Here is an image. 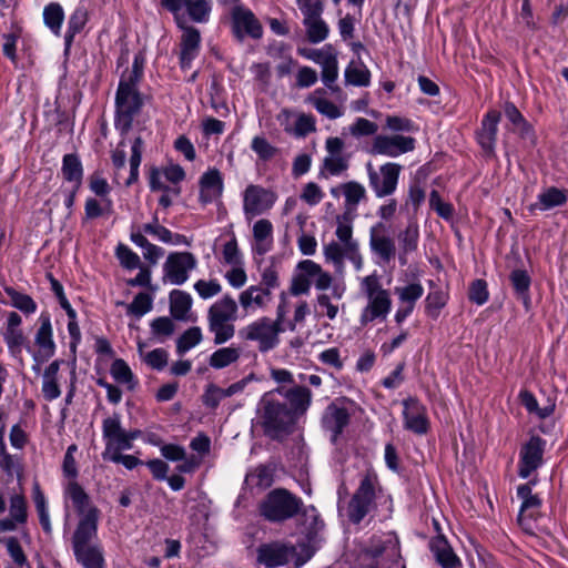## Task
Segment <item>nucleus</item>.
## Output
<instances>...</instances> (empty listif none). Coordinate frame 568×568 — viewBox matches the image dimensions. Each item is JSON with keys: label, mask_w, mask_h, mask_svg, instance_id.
Segmentation results:
<instances>
[{"label": "nucleus", "mask_w": 568, "mask_h": 568, "mask_svg": "<svg viewBox=\"0 0 568 568\" xmlns=\"http://www.w3.org/2000/svg\"><path fill=\"white\" fill-rule=\"evenodd\" d=\"M335 236V241H331L323 246L325 261L333 265L339 276L345 273L346 261L353 264L355 271H362L364 258L359 243L353 236V224L346 216H337Z\"/></svg>", "instance_id": "f257e3e1"}, {"label": "nucleus", "mask_w": 568, "mask_h": 568, "mask_svg": "<svg viewBox=\"0 0 568 568\" xmlns=\"http://www.w3.org/2000/svg\"><path fill=\"white\" fill-rule=\"evenodd\" d=\"M257 415L265 435L280 439L290 432L294 414L281 398V388L265 393L257 405Z\"/></svg>", "instance_id": "f03ea898"}, {"label": "nucleus", "mask_w": 568, "mask_h": 568, "mask_svg": "<svg viewBox=\"0 0 568 568\" xmlns=\"http://www.w3.org/2000/svg\"><path fill=\"white\" fill-rule=\"evenodd\" d=\"M361 291L366 298V305L359 314V323L366 326L376 321H385L393 306L390 292L383 287L376 273L364 276L359 281Z\"/></svg>", "instance_id": "7ed1b4c3"}, {"label": "nucleus", "mask_w": 568, "mask_h": 568, "mask_svg": "<svg viewBox=\"0 0 568 568\" xmlns=\"http://www.w3.org/2000/svg\"><path fill=\"white\" fill-rule=\"evenodd\" d=\"M237 314V302L230 294L223 295L209 307L207 329L214 336V344L221 345L234 337Z\"/></svg>", "instance_id": "20e7f679"}, {"label": "nucleus", "mask_w": 568, "mask_h": 568, "mask_svg": "<svg viewBox=\"0 0 568 568\" xmlns=\"http://www.w3.org/2000/svg\"><path fill=\"white\" fill-rule=\"evenodd\" d=\"M142 105L143 99L138 85L120 81L115 94V128L121 134L131 129L133 119Z\"/></svg>", "instance_id": "39448f33"}, {"label": "nucleus", "mask_w": 568, "mask_h": 568, "mask_svg": "<svg viewBox=\"0 0 568 568\" xmlns=\"http://www.w3.org/2000/svg\"><path fill=\"white\" fill-rule=\"evenodd\" d=\"M141 435L142 432L139 429H123L118 414L106 417L102 422V437L105 443V449L102 453L103 459L105 460L123 450L132 449L133 442Z\"/></svg>", "instance_id": "423d86ee"}, {"label": "nucleus", "mask_w": 568, "mask_h": 568, "mask_svg": "<svg viewBox=\"0 0 568 568\" xmlns=\"http://www.w3.org/2000/svg\"><path fill=\"white\" fill-rule=\"evenodd\" d=\"M368 186L375 197L384 199L392 196L398 186L402 165L395 162H386L375 168L372 162L365 164Z\"/></svg>", "instance_id": "0eeeda50"}, {"label": "nucleus", "mask_w": 568, "mask_h": 568, "mask_svg": "<svg viewBox=\"0 0 568 568\" xmlns=\"http://www.w3.org/2000/svg\"><path fill=\"white\" fill-rule=\"evenodd\" d=\"M301 500L285 489H275L267 494L260 505L261 515L270 521H283L296 515Z\"/></svg>", "instance_id": "6e6552de"}, {"label": "nucleus", "mask_w": 568, "mask_h": 568, "mask_svg": "<svg viewBox=\"0 0 568 568\" xmlns=\"http://www.w3.org/2000/svg\"><path fill=\"white\" fill-rule=\"evenodd\" d=\"M376 485L377 476L373 473L368 471L361 478L358 488L347 508V515L352 523H361L375 508Z\"/></svg>", "instance_id": "1a4fd4ad"}, {"label": "nucleus", "mask_w": 568, "mask_h": 568, "mask_svg": "<svg viewBox=\"0 0 568 568\" xmlns=\"http://www.w3.org/2000/svg\"><path fill=\"white\" fill-rule=\"evenodd\" d=\"M281 332L272 318L262 316L242 327L239 334L244 341L257 343L258 349L265 353L278 345Z\"/></svg>", "instance_id": "9d476101"}, {"label": "nucleus", "mask_w": 568, "mask_h": 568, "mask_svg": "<svg viewBox=\"0 0 568 568\" xmlns=\"http://www.w3.org/2000/svg\"><path fill=\"white\" fill-rule=\"evenodd\" d=\"M530 481L518 486L517 496L520 499V508L518 514V524L520 527L530 535L537 534L539 530L538 519L541 517L542 501L537 494L532 493Z\"/></svg>", "instance_id": "9b49d317"}, {"label": "nucleus", "mask_w": 568, "mask_h": 568, "mask_svg": "<svg viewBox=\"0 0 568 568\" xmlns=\"http://www.w3.org/2000/svg\"><path fill=\"white\" fill-rule=\"evenodd\" d=\"M161 2L174 14L179 28L187 26L185 13L194 22L203 23L209 20L212 10L211 0H162Z\"/></svg>", "instance_id": "f8f14e48"}, {"label": "nucleus", "mask_w": 568, "mask_h": 568, "mask_svg": "<svg viewBox=\"0 0 568 568\" xmlns=\"http://www.w3.org/2000/svg\"><path fill=\"white\" fill-rule=\"evenodd\" d=\"M243 214L247 222L268 212L276 202V194L258 184H248L242 193Z\"/></svg>", "instance_id": "ddd939ff"}, {"label": "nucleus", "mask_w": 568, "mask_h": 568, "mask_svg": "<svg viewBox=\"0 0 568 568\" xmlns=\"http://www.w3.org/2000/svg\"><path fill=\"white\" fill-rule=\"evenodd\" d=\"M197 266V260L191 252H173L163 264V281L172 285H182Z\"/></svg>", "instance_id": "4468645a"}, {"label": "nucleus", "mask_w": 568, "mask_h": 568, "mask_svg": "<svg viewBox=\"0 0 568 568\" xmlns=\"http://www.w3.org/2000/svg\"><path fill=\"white\" fill-rule=\"evenodd\" d=\"M416 140L400 134H377L372 141L371 153L387 158H398L415 149Z\"/></svg>", "instance_id": "2eb2a0df"}, {"label": "nucleus", "mask_w": 568, "mask_h": 568, "mask_svg": "<svg viewBox=\"0 0 568 568\" xmlns=\"http://www.w3.org/2000/svg\"><path fill=\"white\" fill-rule=\"evenodd\" d=\"M351 414L344 404L336 399L332 402L323 412L321 426L329 435L331 442L336 443L339 435L348 426Z\"/></svg>", "instance_id": "dca6fc26"}, {"label": "nucleus", "mask_w": 568, "mask_h": 568, "mask_svg": "<svg viewBox=\"0 0 568 568\" xmlns=\"http://www.w3.org/2000/svg\"><path fill=\"white\" fill-rule=\"evenodd\" d=\"M232 27L235 37L243 40L245 37L260 39L263 28L255 14L243 4H235L231 10Z\"/></svg>", "instance_id": "f3484780"}, {"label": "nucleus", "mask_w": 568, "mask_h": 568, "mask_svg": "<svg viewBox=\"0 0 568 568\" xmlns=\"http://www.w3.org/2000/svg\"><path fill=\"white\" fill-rule=\"evenodd\" d=\"M21 325L22 317L20 314L13 311L6 314V323L1 334L8 347V352L13 358H20L22 348L28 344L27 336Z\"/></svg>", "instance_id": "a211bd4d"}, {"label": "nucleus", "mask_w": 568, "mask_h": 568, "mask_svg": "<svg viewBox=\"0 0 568 568\" xmlns=\"http://www.w3.org/2000/svg\"><path fill=\"white\" fill-rule=\"evenodd\" d=\"M394 293L399 302L394 318L396 323L400 324L413 313L416 302L424 294V287L419 281L414 280L405 285L396 286Z\"/></svg>", "instance_id": "6ab92c4d"}, {"label": "nucleus", "mask_w": 568, "mask_h": 568, "mask_svg": "<svg viewBox=\"0 0 568 568\" xmlns=\"http://www.w3.org/2000/svg\"><path fill=\"white\" fill-rule=\"evenodd\" d=\"M369 248L382 263L387 264L395 257V241L387 234V227L383 222L369 227Z\"/></svg>", "instance_id": "aec40b11"}, {"label": "nucleus", "mask_w": 568, "mask_h": 568, "mask_svg": "<svg viewBox=\"0 0 568 568\" xmlns=\"http://www.w3.org/2000/svg\"><path fill=\"white\" fill-rule=\"evenodd\" d=\"M272 298V293L262 290L260 285H250L239 294L236 302L245 316H252L265 311Z\"/></svg>", "instance_id": "412c9836"}, {"label": "nucleus", "mask_w": 568, "mask_h": 568, "mask_svg": "<svg viewBox=\"0 0 568 568\" xmlns=\"http://www.w3.org/2000/svg\"><path fill=\"white\" fill-rule=\"evenodd\" d=\"M404 427L417 435H424L429 428L426 407L416 398L409 397L403 400Z\"/></svg>", "instance_id": "4be33fe9"}, {"label": "nucleus", "mask_w": 568, "mask_h": 568, "mask_svg": "<svg viewBox=\"0 0 568 568\" xmlns=\"http://www.w3.org/2000/svg\"><path fill=\"white\" fill-rule=\"evenodd\" d=\"M546 442L539 436H531L520 452L518 474L523 478L530 476L542 464V455Z\"/></svg>", "instance_id": "5701e85b"}, {"label": "nucleus", "mask_w": 568, "mask_h": 568, "mask_svg": "<svg viewBox=\"0 0 568 568\" xmlns=\"http://www.w3.org/2000/svg\"><path fill=\"white\" fill-rule=\"evenodd\" d=\"M63 500L65 518H69V508L72 506L79 516L89 513L91 509H98L90 501L89 495L78 480H65L63 483Z\"/></svg>", "instance_id": "b1692460"}, {"label": "nucleus", "mask_w": 568, "mask_h": 568, "mask_svg": "<svg viewBox=\"0 0 568 568\" xmlns=\"http://www.w3.org/2000/svg\"><path fill=\"white\" fill-rule=\"evenodd\" d=\"M39 327L34 335V343L38 346V354L34 359L40 356L42 359H49L55 353V343L53 339V327L51 316L48 312H42L38 318Z\"/></svg>", "instance_id": "393cba45"}, {"label": "nucleus", "mask_w": 568, "mask_h": 568, "mask_svg": "<svg viewBox=\"0 0 568 568\" xmlns=\"http://www.w3.org/2000/svg\"><path fill=\"white\" fill-rule=\"evenodd\" d=\"M99 514V509H91L79 516V523L72 537L73 549L93 545L92 541L98 535Z\"/></svg>", "instance_id": "a878e982"}, {"label": "nucleus", "mask_w": 568, "mask_h": 568, "mask_svg": "<svg viewBox=\"0 0 568 568\" xmlns=\"http://www.w3.org/2000/svg\"><path fill=\"white\" fill-rule=\"evenodd\" d=\"M254 375H248L241 381H237L231 384L226 388L219 387L216 385H209L203 395V404L207 407L215 408L226 397H232L236 394L242 393L245 387L248 385L251 381H253Z\"/></svg>", "instance_id": "bb28decb"}, {"label": "nucleus", "mask_w": 568, "mask_h": 568, "mask_svg": "<svg viewBox=\"0 0 568 568\" xmlns=\"http://www.w3.org/2000/svg\"><path fill=\"white\" fill-rule=\"evenodd\" d=\"M181 52L180 64L182 69H190L193 60L199 55L201 48V36L194 27L184 26L181 28Z\"/></svg>", "instance_id": "cd10ccee"}, {"label": "nucleus", "mask_w": 568, "mask_h": 568, "mask_svg": "<svg viewBox=\"0 0 568 568\" xmlns=\"http://www.w3.org/2000/svg\"><path fill=\"white\" fill-rule=\"evenodd\" d=\"M223 193V178L217 169H210L200 178V202L210 204L221 197Z\"/></svg>", "instance_id": "c85d7f7f"}, {"label": "nucleus", "mask_w": 568, "mask_h": 568, "mask_svg": "<svg viewBox=\"0 0 568 568\" xmlns=\"http://www.w3.org/2000/svg\"><path fill=\"white\" fill-rule=\"evenodd\" d=\"M345 290L344 285H335L331 295L325 292L317 294L314 305L316 315L334 321L339 312V307L334 303V300L341 301L345 294Z\"/></svg>", "instance_id": "c756f323"}, {"label": "nucleus", "mask_w": 568, "mask_h": 568, "mask_svg": "<svg viewBox=\"0 0 568 568\" xmlns=\"http://www.w3.org/2000/svg\"><path fill=\"white\" fill-rule=\"evenodd\" d=\"M27 501L23 495L16 494L10 497L9 517L0 520V532L12 531L18 524L27 521Z\"/></svg>", "instance_id": "7c9ffc66"}, {"label": "nucleus", "mask_w": 568, "mask_h": 568, "mask_svg": "<svg viewBox=\"0 0 568 568\" xmlns=\"http://www.w3.org/2000/svg\"><path fill=\"white\" fill-rule=\"evenodd\" d=\"M253 251L264 255L273 248V224L267 219H260L253 224Z\"/></svg>", "instance_id": "2f4dec72"}, {"label": "nucleus", "mask_w": 568, "mask_h": 568, "mask_svg": "<svg viewBox=\"0 0 568 568\" xmlns=\"http://www.w3.org/2000/svg\"><path fill=\"white\" fill-rule=\"evenodd\" d=\"M306 102L312 104L320 114L329 120H335L344 115L343 108L336 105L334 102L326 98L325 89L318 88L314 90L306 98Z\"/></svg>", "instance_id": "473e14b6"}, {"label": "nucleus", "mask_w": 568, "mask_h": 568, "mask_svg": "<svg viewBox=\"0 0 568 568\" xmlns=\"http://www.w3.org/2000/svg\"><path fill=\"white\" fill-rule=\"evenodd\" d=\"M292 556V549L283 545H264L258 549V562L266 567H277L286 564Z\"/></svg>", "instance_id": "72a5a7b5"}, {"label": "nucleus", "mask_w": 568, "mask_h": 568, "mask_svg": "<svg viewBox=\"0 0 568 568\" xmlns=\"http://www.w3.org/2000/svg\"><path fill=\"white\" fill-rule=\"evenodd\" d=\"M497 131V114L495 111H489L483 120L481 129L477 133V140L483 150L488 154L495 153Z\"/></svg>", "instance_id": "f704fd0d"}, {"label": "nucleus", "mask_w": 568, "mask_h": 568, "mask_svg": "<svg viewBox=\"0 0 568 568\" xmlns=\"http://www.w3.org/2000/svg\"><path fill=\"white\" fill-rule=\"evenodd\" d=\"M281 388V398L290 402L294 410L304 413L311 405V390L303 386H295L288 389Z\"/></svg>", "instance_id": "c9c22d12"}, {"label": "nucleus", "mask_w": 568, "mask_h": 568, "mask_svg": "<svg viewBox=\"0 0 568 568\" xmlns=\"http://www.w3.org/2000/svg\"><path fill=\"white\" fill-rule=\"evenodd\" d=\"M504 113L511 125L510 130L513 132L525 139L532 138L531 125L525 120L520 111L513 103L505 104Z\"/></svg>", "instance_id": "e433bc0d"}, {"label": "nucleus", "mask_w": 568, "mask_h": 568, "mask_svg": "<svg viewBox=\"0 0 568 568\" xmlns=\"http://www.w3.org/2000/svg\"><path fill=\"white\" fill-rule=\"evenodd\" d=\"M74 556L84 568H104L102 550L97 545L73 549Z\"/></svg>", "instance_id": "4c0bfd02"}, {"label": "nucleus", "mask_w": 568, "mask_h": 568, "mask_svg": "<svg viewBox=\"0 0 568 568\" xmlns=\"http://www.w3.org/2000/svg\"><path fill=\"white\" fill-rule=\"evenodd\" d=\"M430 549L437 562L444 568H455L458 564V558L448 545L447 540L443 537H437L432 540Z\"/></svg>", "instance_id": "58836bf2"}, {"label": "nucleus", "mask_w": 568, "mask_h": 568, "mask_svg": "<svg viewBox=\"0 0 568 568\" xmlns=\"http://www.w3.org/2000/svg\"><path fill=\"white\" fill-rule=\"evenodd\" d=\"M345 82L354 87H368L371 83V71L363 61H352L346 67Z\"/></svg>", "instance_id": "ea45409f"}, {"label": "nucleus", "mask_w": 568, "mask_h": 568, "mask_svg": "<svg viewBox=\"0 0 568 568\" xmlns=\"http://www.w3.org/2000/svg\"><path fill=\"white\" fill-rule=\"evenodd\" d=\"M60 363L52 362L44 371L42 378V394L47 400H54L61 395L60 387L57 382Z\"/></svg>", "instance_id": "a19ab883"}, {"label": "nucleus", "mask_w": 568, "mask_h": 568, "mask_svg": "<svg viewBox=\"0 0 568 568\" xmlns=\"http://www.w3.org/2000/svg\"><path fill=\"white\" fill-rule=\"evenodd\" d=\"M61 171L63 179L73 183L75 190H79L83 178V169L79 158L74 154H65L63 156Z\"/></svg>", "instance_id": "79ce46f5"}, {"label": "nucleus", "mask_w": 568, "mask_h": 568, "mask_svg": "<svg viewBox=\"0 0 568 568\" xmlns=\"http://www.w3.org/2000/svg\"><path fill=\"white\" fill-rule=\"evenodd\" d=\"M32 499H33L34 507L38 513L39 521H40L42 529L47 534H50L52 530V527H51V521H50L48 501H47V498H45L43 491L41 490L39 483H37V481L32 486Z\"/></svg>", "instance_id": "37998d69"}, {"label": "nucleus", "mask_w": 568, "mask_h": 568, "mask_svg": "<svg viewBox=\"0 0 568 568\" xmlns=\"http://www.w3.org/2000/svg\"><path fill=\"white\" fill-rule=\"evenodd\" d=\"M241 348L235 346L222 347L213 352L210 356L209 364L215 369L225 368L237 362L241 357Z\"/></svg>", "instance_id": "c03bdc74"}, {"label": "nucleus", "mask_w": 568, "mask_h": 568, "mask_svg": "<svg viewBox=\"0 0 568 568\" xmlns=\"http://www.w3.org/2000/svg\"><path fill=\"white\" fill-rule=\"evenodd\" d=\"M88 21V10L84 6L74 9L68 21V29L64 36L65 47L70 48L75 34L82 31Z\"/></svg>", "instance_id": "a18cd8bd"}, {"label": "nucleus", "mask_w": 568, "mask_h": 568, "mask_svg": "<svg viewBox=\"0 0 568 568\" xmlns=\"http://www.w3.org/2000/svg\"><path fill=\"white\" fill-rule=\"evenodd\" d=\"M192 306V297L189 293L174 290L170 294V311L174 318L185 320Z\"/></svg>", "instance_id": "49530a36"}, {"label": "nucleus", "mask_w": 568, "mask_h": 568, "mask_svg": "<svg viewBox=\"0 0 568 568\" xmlns=\"http://www.w3.org/2000/svg\"><path fill=\"white\" fill-rule=\"evenodd\" d=\"M6 294L10 297V305L24 315L34 314L38 310V305L36 301L28 294L21 293L13 288L12 286H4Z\"/></svg>", "instance_id": "de8ad7c7"}, {"label": "nucleus", "mask_w": 568, "mask_h": 568, "mask_svg": "<svg viewBox=\"0 0 568 568\" xmlns=\"http://www.w3.org/2000/svg\"><path fill=\"white\" fill-rule=\"evenodd\" d=\"M64 21L63 8L58 2H50L43 9V22L50 31L59 37Z\"/></svg>", "instance_id": "09e8293b"}, {"label": "nucleus", "mask_w": 568, "mask_h": 568, "mask_svg": "<svg viewBox=\"0 0 568 568\" xmlns=\"http://www.w3.org/2000/svg\"><path fill=\"white\" fill-rule=\"evenodd\" d=\"M303 26L305 27L306 37L311 43H321L326 40L329 34V27L322 16L303 21Z\"/></svg>", "instance_id": "8fccbe9b"}, {"label": "nucleus", "mask_w": 568, "mask_h": 568, "mask_svg": "<svg viewBox=\"0 0 568 568\" xmlns=\"http://www.w3.org/2000/svg\"><path fill=\"white\" fill-rule=\"evenodd\" d=\"M342 191L345 197V205L348 210H356L359 202L366 197L365 187L355 181L344 183Z\"/></svg>", "instance_id": "3c124183"}, {"label": "nucleus", "mask_w": 568, "mask_h": 568, "mask_svg": "<svg viewBox=\"0 0 568 568\" xmlns=\"http://www.w3.org/2000/svg\"><path fill=\"white\" fill-rule=\"evenodd\" d=\"M111 375L120 384L126 385L129 389H133L136 385L130 366L121 358L115 359L111 365Z\"/></svg>", "instance_id": "603ef678"}, {"label": "nucleus", "mask_w": 568, "mask_h": 568, "mask_svg": "<svg viewBox=\"0 0 568 568\" xmlns=\"http://www.w3.org/2000/svg\"><path fill=\"white\" fill-rule=\"evenodd\" d=\"M114 254L120 265L128 271L136 270L142 264L140 256L123 243L116 245Z\"/></svg>", "instance_id": "864d4df0"}, {"label": "nucleus", "mask_w": 568, "mask_h": 568, "mask_svg": "<svg viewBox=\"0 0 568 568\" xmlns=\"http://www.w3.org/2000/svg\"><path fill=\"white\" fill-rule=\"evenodd\" d=\"M153 307V298L148 293H139L133 301L126 305V313L140 318L149 313Z\"/></svg>", "instance_id": "5fc2aeb1"}, {"label": "nucleus", "mask_w": 568, "mask_h": 568, "mask_svg": "<svg viewBox=\"0 0 568 568\" xmlns=\"http://www.w3.org/2000/svg\"><path fill=\"white\" fill-rule=\"evenodd\" d=\"M202 331L197 326L186 329L176 342V352L184 354L202 342Z\"/></svg>", "instance_id": "6e6d98bb"}, {"label": "nucleus", "mask_w": 568, "mask_h": 568, "mask_svg": "<svg viewBox=\"0 0 568 568\" xmlns=\"http://www.w3.org/2000/svg\"><path fill=\"white\" fill-rule=\"evenodd\" d=\"M316 131V120L314 115L303 112H296L292 135L304 138Z\"/></svg>", "instance_id": "4d7b16f0"}, {"label": "nucleus", "mask_w": 568, "mask_h": 568, "mask_svg": "<svg viewBox=\"0 0 568 568\" xmlns=\"http://www.w3.org/2000/svg\"><path fill=\"white\" fill-rule=\"evenodd\" d=\"M418 239V226L415 223H409L406 229L398 235L400 250L404 251V253H412L416 251Z\"/></svg>", "instance_id": "13d9d810"}, {"label": "nucleus", "mask_w": 568, "mask_h": 568, "mask_svg": "<svg viewBox=\"0 0 568 568\" xmlns=\"http://www.w3.org/2000/svg\"><path fill=\"white\" fill-rule=\"evenodd\" d=\"M348 168V159L342 154H326L323 160V172L336 176L342 174Z\"/></svg>", "instance_id": "bf43d9fd"}, {"label": "nucleus", "mask_w": 568, "mask_h": 568, "mask_svg": "<svg viewBox=\"0 0 568 568\" xmlns=\"http://www.w3.org/2000/svg\"><path fill=\"white\" fill-rule=\"evenodd\" d=\"M142 146H143L142 139L135 138L133 141V144L131 146L130 176L125 182L126 185H130L138 180L139 166H140L141 160H142Z\"/></svg>", "instance_id": "052dcab7"}, {"label": "nucleus", "mask_w": 568, "mask_h": 568, "mask_svg": "<svg viewBox=\"0 0 568 568\" xmlns=\"http://www.w3.org/2000/svg\"><path fill=\"white\" fill-rule=\"evenodd\" d=\"M322 68V81L323 83L331 89L332 91H336L338 88L334 87V82L338 78V62L336 52L326 60Z\"/></svg>", "instance_id": "680f3d73"}, {"label": "nucleus", "mask_w": 568, "mask_h": 568, "mask_svg": "<svg viewBox=\"0 0 568 568\" xmlns=\"http://www.w3.org/2000/svg\"><path fill=\"white\" fill-rule=\"evenodd\" d=\"M510 282L516 293L524 300L526 306H528L529 297L528 290L530 286V277L525 271L516 270L510 274Z\"/></svg>", "instance_id": "e2e57ef3"}, {"label": "nucleus", "mask_w": 568, "mask_h": 568, "mask_svg": "<svg viewBox=\"0 0 568 568\" xmlns=\"http://www.w3.org/2000/svg\"><path fill=\"white\" fill-rule=\"evenodd\" d=\"M538 199L542 210L560 206L567 201L565 192L556 187L546 190L538 196Z\"/></svg>", "instance_id": "0e129e2a"}, {"label": "nucleus", "mask_w": 568, "mask_h": 568, "mask_svg": "<svg viewBox=\"0 0 568 568\" xmlns=\"http://www.w3.org/2000/svg\"><path fill=\"white\" fill-rule=\"evenodd\" d=\"M296 4L303 16V21L318 18L324 11L323 0H296Z\"/></svg>", "instance_id": "69168bd1"}, {"label": "nucleus", "mask_w": 568, "mask_h": 568, "mask_svg": "<svg viewBox=\"0 0 568 568\" xmlns=\"http://www.w3.org/2000/svg\"><path fill=\"white\" fill-rule=\"evenodd\" d=\"M78 452V446L72 444L67 448L62 463V474L65 480H77L79 471L74 454Z\"/></svg>", "instance_id": "338daca9"}, {"label": "nucleus", "mask_w": 568, "mask_h": 568, "mask_svg": "<svg viewBox=\"0 0 568 568\" xmlns=\"http://www.w3.org/2000/svg\"><path fill=\"white\" fill-rule=\"evenodd\" d=\"M194 290L201 298L209 300L222 292V285L217 280H199L194 283Z\"/></svg>", "instance_id": "774afa93"}]
</instances>
